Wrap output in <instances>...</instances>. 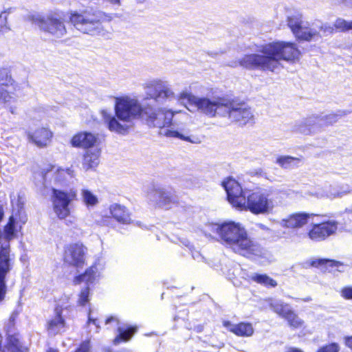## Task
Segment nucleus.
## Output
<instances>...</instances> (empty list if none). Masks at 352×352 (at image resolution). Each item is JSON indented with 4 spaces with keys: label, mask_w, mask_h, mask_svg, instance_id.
<instances>
[{
    "label": "nucleus",
    "mask_w": 352,
    "mask_h": 352,
    "mask_svg": "<svg viewBox=\"0 0 352 352\" xmlns=\"http://www.w3.org/2000/svg\"><path fill=\"white\" fill-rule=\"evenodd\" d=\"M87 248L80 243L69 245L65 250V261L75 267H81L85 263Z\"/></svg>",
    "instance_id": "17"
},
{
    "label": "nucleus",
    "mask_w": 352,
    "mask_h": 352,
    "mask_svg": "<svg viewBox=\"0 0 352 352\" xmlns=\"http://www.w3.org/2000/svg\"><path fill=\"white\" fill-rule=\"evenodd\" d=\"M101 150L98 146L86 151L82 161V168L86 171L94 170L100 163Z\"/></svg>",
    "instance_id": "25"
},
{
    "label": "nucleus",
    "mask_w": 352,
    "mask_h": 352,
    "mask_svg": "<svg viewBox=\"0 0 352 352\" xmlns=\"http://www.w3.org/2000/svg\"><path fill=\"white\" fill-rule=\"evenodd\" d=\"M142 107L136 97L123 96L115 100V116L107 110L100 111L108 129L118 134H125L133 126L134 121L144 115Z\"/></svg>",
    "instance_id": "3"
},
{
    "label": "nucleus",
    "mask_w": 352,
    "mask_h": 352,
    "mask_svg": "<svg viewBox=\"0 0 352 352\" xmlns=\"http://www.w3.org/2000/svg\"><path fill=\"white\" fill-rule=\"evenodd\" d=\"M338 225V222L333 219L314 223L307 233L308 236L312 241H324L336 233Z\"/></svg>",
    "instance_id": "14"
},
{
    "label": "nucleus",
    "mask_w": 352,
    "mask_h": 352,
    "mask_svg": "<svg viewBox=\"0 0 352 352\" xmlns=\"http://www.w3.org/2000/svg\"><path fill=\"white\" fill-rule=\"evenodd\" d=\"M288 25L297 38L304 41L318 38L320 37V31H326L323 23L320 20L307 21L298 18L289 17Z\"/></svg>",
    "instance_id": "8"
},
{
    "label": "nucleus",
    "mask_w": 352,
    "mask_h": 352,
    "mask_svg": "<svg viewBox=\"0 0 352 352\" xmlns=\"http://www.w3.org/2000/svg\"><path fill=\"white\" fill-rule=\"evenodd\" d=\"M89 349V342H85L82 343V344L80 346V347L78 349V350L76 352H88Z\"/></svg>",
    "instance_id": "42"
},
{
    "label": "nucleus",
    "mask_w": 352,
    "mask_h": 352,
    "mask_svg": "<svg viewBox=\"0 0 352 352\" xmlns=\"http://www.w3.org/2000/svg\"><path fill=\"white\" fill-rule=\"evenodd\" d=\"M12 267V261L8 254V245L3 248L0 252V301H1L6 293L5 277Z\"/></svg>",
    "instance_id": "21"
},
{
    "label": "nucleus",
    "mask_w": 352,
    "mask_h": 352,
    "mask_svg": "<svg viewBox=\"0 0 352 352\" xmlns=\"http://www.w3.org/2000/svg\"><path fill=\"white\" fill-rule=\"evenodd\" d=\"M259 226H260V228H263V229H265V226H263V225H261V224Z\"/></svg>",
    "instance_id": "51"
},
{
    "label": "nucleus",
    "mask_w": 352,
    "mask_h": 352,
    "mask_svg": "<svg viewBox=\"0 0 352 352\" xmlns=\"http://www.w3.org/2000/svg\"><path fill=\"white\" fill-rule=\"evenodd\" d=\"M111 322H115V323H116V324H118V319L116 318L111 316V317H109V318H108L107 319L106 324H109Z\"/></svg>",
    "instance_id": "46"
},
{
    "label": "nucleus",
    "mask_w": 352,
    "mask_h": 352,
    "mask_svg": "<svg viewBox=\"0 0 352 352\" xmlns=\"http://www.w3.org/2000/svg\"><path fill=\"white\" fill-rule=\"evenodd\" d=\"M90 288L89 287H84L81 289L78 298V305L84 306L90 300Z\"/></svg>",
    "instance_id": "35"
},
{
    "label": "nucleus",
    "mask_w": 352,
    "mask_h": 352,
    "mask_svg": "<svg viewBox=\"0 0 352 352\" xmlns=\"http://www.w3.org/2000/svg\"><path fill=\"white\" fill-rule=\"evenodd\" d=\"M147 199L160 208H170L178 202L177 196L162 188L151 186L146 192Z\"/></svg>",
    "instance_id": "13"
},
{
    "label": "nucleus",
    "mask_w": 352,
    "mask_h": 352,
    "mask_svg": "<svg viewBox=\"0 0 352 352\" xmlns=\"http://www.w3.org/2000/svg\"><path fill=\"white\" fill-rule=\"evenodd\" d=\"M223 325L228 331L239 337H250L254 333V328L249 322L233 324L225 320L223 322Z\"/></svg>",
    "instance_id": "24"
},
{
    "label": "nucleus",
    "mask_w": 352,
    "mask_h": 352,
    "mask_svg": "<svg viewBox=\"0 0 352 352\" xmlns=\"http://www.w3.org/2000/svg\"><path fill=\"white\" fill-rule=\"evenodd\" d=\"M91 323H92L93 324H94L96 327V331H98L99 326H98L97 320L92 318L91 316V314L89 313V318H88V324H90Z\"/></svg>",
    "instance_id": "43"
},
{
    "label": "nucleus",
    "mask_w": 352,
    "mask_h": 352,
    "mask_svg": "<svg viewBox=\"0 0 352 352\" xmlns=\"http://www.w3.org/2000/svg\"><path fill=\"white\" fill-rule=\"evenodd\" d=\"M313 216L304 212H294L281 219L278 224L285 228L298 230L306 226Z\"/></svg>",
    "instance_id": "18"
},
{
    "label": "nucleus",
    "mask_w": 352,
    "mask_h": 352,
    "mask_svg": "<svg viewBox=\"0 0 352 352\" xmlns=\"http://www.w3.org/2000/svg\"><path fill=\"white\" fill-rule=\"evenodd\" d=\"M192 256L195 260L200 261L203 259L202 256L198 252H195L192 253Z\"/></svg>",
    "instance_id": "45"
},
{
    "label": "nucleus",
    "mask_w": 352,
    "mask_h": 352,
    "mask_svg": "<svg viewBox=\"0 0 352 352\" xmlns=\"http://www.w3.org/2000/svg\"><path fill=\"white\" fill-rule=\"evenodd\" d=\"M348 193H349V190H338L333 188V191L327 193L326 196L331 199H334L337 197H342V196L347 195Z\"/></svg>",
    "instance_id": "38"
},
{
    "label": "nucleus",
    "mask_w": 352,
    "mask_h": 352,
    "mask_svg": "<svg viewBox=\"0 0 352 352\" xmlns=\"http://www.w3.org/2000/svg\"><path fill=\"white\" fill-rule=\"evenodd\" d=\"M12 99V96L10 95L8 90H6L3 87H0V103H8L10 102Z\"/></svg>",
    "instance_id": "39"
},
{
    "label": "nucleus",
    "mask_w": 352,
    "mask_h": 352,
    "mask_svg": "<svg viewBox=\"0 0 352 352\" xmlns=\"http://www.w3.org/2000/svg\"><path fill=\"white\" fill-rule=\"evenodd\" d=\"M351 6H352V3H351Z\"/></svg>",
    "instance_id": "52"
},
{
    "label": "nucleus",
    "mask_w": 352,
    "mask_h": 352,
    "mask_svg": "<svg viewBox=\"0 0 352 352\" xmlns=\"http://www.w3.org/2000/svg\"><path fill=\"white\" fill-rule=\"evenodd\" d=\"M146 98L156 102H165L176 98L169 82L162 78L150 79L142 85Z\"/></svg>",
    "instance_id": "10"
},
{
    "label": "nucleus",
    "mask_w": 352,
    "mask_h": 352,
    "mask_svg": "<svg viewBox=\"0 0 352 352\" xmlns=\"http://www.w3.org/2000/svg\"><path fill=\"white\" fill-rule=\"evenodd\" d=\"M28 140L39 147L46 146L51 141L52 133L45 127L27 133Z\"/></svg>",
    "instance_id": "22"
},
{
    "label": "nucleus",
    "mask_w": 352,
    "mask_h": 352,
    "mask_svg": "<svg viewBox=\"0 0 352 352\" xmlns=\"http://www.w3.org/2000/svg\"><path fill=\"white\" fill-rule=\"evenodd\" d=\"M109 210L111 216L118 222L122 224H130L132 223L131 214L124 206L113 204L109 206Z\"/></svg>",
    "instance_id": "26"
},
{
    "label": "nucleus",
    "mask_w": 352,
    "mask_h": 352,
    "mask_svg": "<svg viewBox=\"0 0 352 352\" xmlns=\"http://www.w3.org/2000/svg\"><path fill=\"white\" fill-rule=\"evenodd\" d=\"M338 120L337 114H329L326 116H311L305 119L298 126L297 131L305 135L314 134L319 131L322 128L333 124Z\"/></svg>",
    "instance_id": "11"
},
{
    "label": "nucleus",
    "mask_w": 352,
    "mask_h": 352,
    "mask_svg": "<svg viewBox=\"0 0 352 352\" xmlns=\"http://www.w3.org/2000/svg\"><path fill=\"white\" fill-rule=\"evenodd\" d=\"M287 352H302L301 350L296 348H289Z\"/></svg>",
    "instance_id": "47"
},
{
    "label": "nucleus",
    "mask_w": 352,
    "mask_h": 352,
    "mask_svg": "<svg viewBox=\"0 0 352 352\" xmlns=\"http://www.w3.org/2000/svg\"><path fill=\"white\" fill-rule=\"evenodd\" d=\"M14 8L9 7L4 8L0 13V34L7 32L10 30L8 22V16L13 12Z\"/></svg>",
    "instance_id": "33"
},
{
    "label": "nucleus",
    "mask_w": 352,
    "mask_h": 352,
    "mask_svg": "<svg viewBox=\"0 0 352 352\" xmlns=\"http://www.w3.org/2000/svg\"><path fill=\"white\" fill-rule=\"evenodd\" d=\"M345 344L352 350V336L345 338Z\"/></svg>",
    "instance_id": "44"
},
{
    "label": "nucleus",
    "mask_w": 352,
    "mask_h": 352,
    "mask_svg": "<svg viewBox=\"0 0 352 352\" xmlns=\"http://www.w3.org/2000/svg\"><path fill=\"white\" fill-rule=\"evenodd\" d=\"M301 159L289 155L278 156L276 163L283 168H292L298 166Z\"/></svg>",
    "instance_id": "30"
},
{
    "label": "nucleus",
    "mask_w": 352,
    "mask_h": 352,
    "mask_svg": "<svg viewBox=\"0 0 352 352\" xmlns=\"http://www.w3.org/2000/svg\"><path fill=\"white\" fill-rule=\"evenodd\" d=\"M80 197L82 202L87 208H95L100 202L98 195L87 188L80 190Z\"/></svg>",
    "instance_id": "29"
},
{
    "label": "nucleus",
    "mask_w": 352,
    "mask_h": 352,
    "mask_svg": "<svg viewBox=\"0 0 352 352\" xmlns=\"http://www.w3.org/2000/svg\"><path fill=\"white\" fill-rule=\"evenodd\" d=\"M47 174L52 177L54 184L60 185H63L69 179L74 176V172L72 169H64L56 166H52Z\"/></svg>",
    "instance_id": "27"
},
{
    "label": "nucleus",
    "mask_w": 352,
    "mask_h": 352,
    "mask_svg": "<svg viewBox=\"0 0 352 352\" xmlns=\"http://www.w3.org/2000/svg\"><path fill=\"white\" fill-rule=\"evenodd\" d=\"M104 269V264L100 261L95 262L88 267L84 273L74 276L73 283L74 285L85 284V287H90L95 284L100 278L101 272Z\"/></svg>",
    "instance_id": "16"
},
{
    "label": "nucleus",
    "mask_w": 352,
    "mask_h": 352,
    "mask_svg": "<svg viewBox=\"0 0 352 352\" xmlns=\"http://www.w3.org/2000/svg\"><path fill=\"white\" fill-rule=\"evenodd\" d=\"M71 23L80 32L92 35L104 36V17L100 14L90 13L87 11L78 13L72 12Z\"/></svg>",
    "instance_id": "7"
},
{
    "label": "nucleus",
    "mask_w": 352,
    "mask_h": 352,
    "mask_svg": "<svg viewBox=\"0 0 352 352\" xmlns=\"http://www.w3.org/2000/svg\"><path fill=\"white\" fill-rule=\"evenodd\" d=\"M34 23L41 30L55 38H61L66 34L67 31L63 21L55 15H49L45 18H36Z\"/></svg>",
    "instance_id": "12"
},
{
    "label": "nucleus",
    "mask_w": 352,
    "mask_h": 352,
    "mask_svg": "<svg viewBox=\"0 0 352 352\" xmlns=\"http://www.w3.org/2000/svg\"><path fill=\"white\" fill-rule=\"evenodd\" d=\"M76 199L77 190L74 188L69 189L52 188L53 210L60 219H65L70 215L69 205Z\"/></svg>",
    "instance_id": "9"
},
{
    "label": "nucleus",
    "mask_w": 352,
    "mask_h": 352,
    "mask_svg": "<svg viewBox=\"0 0 352 352\" xmlns=\"http://www.w3.org/2000/svg\"><path fill=\"white\" fill-rule=\"evenodd\" d=\"M6 348L10 352H24L19 339L14 336L9 338L8 345Z\"/></svg>",
    "instance_id": "34"
},
{
    "label": "nucleus",
    "mask_w": 352,
    "mask_h": 352,
    "mask_svg": "<svg viewBox=\"0 0 352 352\" xmlns=\"http://www.w3.org/2000/svg\"><path fill=\"white\" fill-rule=\"evenodd\" d=\"M250 280L265 287H274L277 285L276 280L266 274H253L250 276Z\"/></svg>",
    "instance_id": "32"
},
{
    "label": "nucleus",
    "mask_w": 352,
    "mask_h": 352,
    "mask_svg": "<svg viewBox=\"0 0 352 352\" xmlns=\"http://www.w3.org/2000/svg\"><path fill=\"white\" fill-rule=\"evenodd\" d=\"M340 295L346 300L352 299V287H344L340 291Z\"/></svg>",
    "instance_id": "41"
},
{
    "label": "nucleus",
    "mask_w": 352,
    "mask_h": 352,
    "mask_svg": "<svg viewBox=\"0 0 352 352\" xmlns=\"http://www.w3.org/2000/svg\"><path fill=\"white\" fill-rule=\"evenodd\" d=\"M177 113L166 108L154 109L147 107H144L143 116L150 126L167 128L162 132L166 136L177 138L191 144H201L204 140L201 133L192 131L176 120L172 122L174 116Z\"/></svg>",
    "instance_id": "4"
},
{
    "label": "nucleus",
    "mask_w": 352,
    "mask_h": 352,
    "mask_svg": "<svg viewBox=\"0 0 352 352\" xmlns=\"http://www.w3.org/2000/svg\"><path fill=\"white\" fill-rule=\"evenodd\" d=\"M47 331L50 335L55 336L60 333L65 329V321L62 316V309L56 307L55 314L47 322Z\"/></svg>",
    "instance_id": "23"
},
{
    "label": "nucleus",
    "mask_w": 352,
    "mask_h": 352,
    "mask_svg": "<svg viewBox=\"0 0 352 352\" xmlns=\"http://www.w3.org/2000/svg\"><path fill=\"white\" fill-rule=\"evenodd\" d=\"M212 229L236 253L247 257L261 253L259 245L250 239L245 228L239 223L228 221L212 225Z\"/></svg>",
    "instance_id": "5"
},
{
    "label": "nucleus",
    "mask_w": 352,
    "mask_h": 352,
    "mask_svg": "<svg viewBox=\"0 0 352 352\" xmlns=\"http://www.w3.org/2000/svg\"><path fill=\"white\" fill-rule=\"evenodd\" d=\"M12 79L8 74V72L6 69H0V85L3 86H8L12 84Z\"/></svg>",
    "instance_id": "37"
},
{
    "label": "nucleus",
    "mask_w": 352,
    "mask_h": 352,
    "mask_svg": "<svg viewBox=\"0 0 352 352\" xmlns=\"http://www.w3.org/2000/svg\"><path fill=\"white\" fill-rule=\"evenodd\" d=\"M334 27L342 32L352 30V21H348L344 19L338 18L334 22Z\"/></svg>",
    "instance_id": "36"
},
{
    "label": "nucleus",
    "mask_w": 352,
    "mask_h": 352,
    "mask_svg": "<svg viewBox=\"0 0 352 352\" xmlns=\"http://www.w3.org/2000/svg\"><path fill=\"white\" fill-rule=\"evenodd\" d=\"M221 186L229 203L237 209L249 210L254 214H269L276 206L275 201L268 192L243 190L240 184L232 177L226 178Z\"/></svg>",
    "instance_id": "2"
},
{
    "label": "nucleus",
    "mask_w": 352,
    "mask_h": 352,
    "mask_svg": "<svg viewBox=\"0 0 352 352\" xmlns=\"http://www.w3.org/2000/svg\"><path fill=\"white\" fill-rule=\"evenodd\" d=\"M136 331L135 328H124L119 327L118 335L114 338L113 344H118L121 342H126L130 340Z\"/></svg>",
    "instance_id": "31"
},
{
    "label": "nucleus",
    "mask_w": 352,
    "mask_h": 352,
    "mask_svg": "<svg viewBox=\"0 0 352 352\" xmlns=\"http://www.w3.org/2000/svg\"><path fill=\"white\" fill-rule=\"evenodd\" d=\"M258 52L261 54H246L229 65L233 67L241 66L250 69L274 72L282 67L281 60L294 62L300 57V52L296 45L286 41H275L263 45Z\"/></svg>",
    "instance_id": "1"
},
{
    "label": "nucleus",
    "mask_w": 352,
    "mask_h": 352,
    "mask_svg": "<svg viewBox=\"0 0 352 352\" xmlns=\"http://www.w3.org/2000/svg\"><path fill=\"white\" fill-rule=\"evenodd\" d=\"M215 98L199 97L187 90H183L178 95L179 100H187L189 104L195 106L198 111L208 117L213 113L212 107Z\"/></svg>",
    "instance_id": "15"
},
{
    "label": "nucleus",
    "mask_w": 352,
    "mask_h": 352,
    "mask_svg": "<svg viewBox=\"0 0 352 352\" xmlns=\"http://www.w3.org/2000/svg\"><path fill=\"white\" fill-rule=\"evenodd\" d=\"M272 309L279 316L285 318L289 326L300 328L303 325V321L290 309L288 305L276 301L270 305Z\"/></svg>",
    "instance_id": "19"
},
{
    "label": "nucleus",
    "mask_w": 352,
    "mask_h": 352,
    "mask_svg": "<svg viewBox=\"0 0 352 352\" xmlns=\"http://www.w3.org/2000/svg\"><path fill=\"white\" fill-rule=\"evenodd\" d=\"M98 135L89 131H79L74 134L70 140L73 147L85 148L87 150L96 147Z\"/></svg>",
    "instance_id": "20"
},
{
    "label": "nucleus",
    "mask_w": 352,
    "mask_h": 352,
    "mask_svg": "<svg viewBox=\"0 0 352 352\" xmlns=\"http://www.w3.org/2000/svg\"><path fill=\"white\" fill-rule=\"evenodd\" d=\"M213 113L210 118L228 117L231 122L245 125L253 120L250 109L228 97H216L212 107Z\"/></svg>",
    "instance_id": "6"
},
{
    "label": "nucleus",
    "mask_w": 352,
    "mask_h": 352,
    "mask_svg": "<svg viewBox=\"0 0 352 352\" xmlns=\"http://www.w3.org/2000/svg\"><path fill=\"white\" fill-rule=\"evenodd\" d=\"M47 352H57V351L51 349L48 350Z\"/></svg>",
    "instance_id": "49"
},
{
    "label": "nucleus",
    "mask_w": 352,
    "mask_h": 352,
    "mask_svg": "<svg viewBox=\"0 0 352 352\" xmlns=\"http://www.w3.org/2000/svg\"><path fill=\"white\" fill-rule=\"evenodd\" d=\"M340 347L336 343H332L320 348L318 352H338Z\"/></svg>",
    "instance_id": "40"
},
{
    "label": "nucleus",
    "mask_w": 352,
    "mask_h": 352,
    "mask_svg": "<svg viewBox=\"0 0 352 352\" xmlns=\"http://www.w3.org/2000/svg\"><path fill=\"white\" fill-rule=\"evenodd\" d=\"M14 196H11V201L12 204H14Z\"/></svg>",
    "instance_id": "50"
},
{
    "label": "nucleus",
    "mask_w": 352,
    "mask_h": 352,
    "mask_svg": "<svg viewBox=\"0 0 352 352\" xmlns=\"http://www.w3.org/2000/svg\"><path fill=\"white\" fill-rule=\"evenodd\" d=\"M311 264L314 267L324 266L330 271L343 272L345 267L344 265L339 261L324 258H316L311 261Z\"/></svg>",
    "instance_id": "28"
},
{
    "label": "nucleus",
    "mask_w": 352,
    "mask_h": 352,
    "mask_svg": "<svg viewBox=\"0 0 352 352\" xmlns=\"http://www.w3.org/2000/svg\"><path fill=\"white\" fill-rule=\"evenodd\" d=\"M3 211L1 206H0V220L3 218Z\"/></svg>",
    "instance_id": "48"
}]
</instances>
